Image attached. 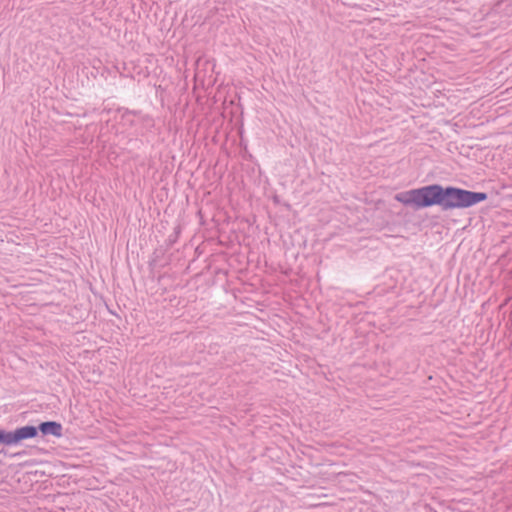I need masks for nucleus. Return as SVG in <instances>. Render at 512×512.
<instances>
[{
	"label": "nucleus",
	"instance_id": "nucleus-4",
	"mask_svg": "<svg viewBox=\"0 0 512 512\" xmlns=\"http://www.w3.org/2000/svg\"><path fill=\"white\" fill-rule=\"evenodd\" d=\"M0 444L7 446L15 445L13 431L6 432L4 430H0Z\"/></svg>",
	"mask_w": 512,
	"mask_h": 512
},
{
	"label": "nucleus",
	"instance_id": "nucleus-1",
	"mask_svg": "<svg viewBox=\"0 0 512 512\" xmlns=\"http://www.w3.org/2000/svg\"><path fill=\"white\" fill-rule=\"evenodd\" d=\"M395 199L404 205H412L416 208L438 205L443 211H448L472 207L486 200L487 194L433 184L398 193Z\"/></svg>",
	"mask_w": 512,
	"mask_h": 512
},
{
	"label": "nucleus",
	"instance_id": "nucleus-3",
	"mask_svg": "<svg viewBox=\"0 0 512 512\" xmlns=\"http://www.w3.org/2000/svg\"><path fill=\"white\" fill-rule=\"evenodd\" d=\"M44 435H53L60 437L62 435V426L60 423L54 421L43 422L37 428Z\"/></svg>",
	"mask_w": 512,
	"mask_h": 512
},
{
	"label": "nucleus",
	"instance_id": "nucleus-2",
	"mask_svg": "<svg viewBox=\"0 0 512 512\" xmlns=\"http://www.w3.org/2000/svg\"><path fill=\"white\" fill-rule=\"evenodd\" d=\"M38 429L34 426H23L13 431L15 444L22 440L34 438L37 435Z\"/></svg>",
	"mask_w": 512,
	"mask_h": 512
}]
</instances>
